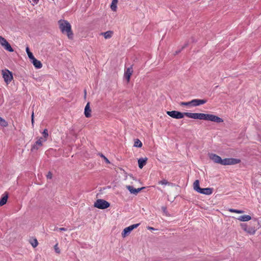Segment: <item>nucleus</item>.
I'll return each instance as SVG.
<instances>
[{
	"instance_id": "32",
	"label": "nucleus",
	"mask_w": 261,
	"mask_h": 261,
	"mask_svg": "<svg viewBox=\"0 0 261 261\" xmlns=\"http://www.w3.org/2000/svg\"><path fill=\"white\" fill-rule=\"evenodd\" d=\"M39 147V146L37 144H36V143H35V144L33 145V146L31 148V150L33 151V150H35V149L37 150V149H38Z\"/></svg>"
},
{
	"instance_id": "6",
	"label": "nucleus",
	"mask_w": 261,
	"mask_h": 261,
	"mask_svg": "<svg viewBox=\"0 0 261 261\" xmlns=\"http://www.w3.org/2000/svg\"><path fill=\"white\" fill-rule=\"evenodd\" d=\"M94 205L99 209H105L110 206V203L105 200L98 199L95 202Z\"/></svg>"
},
{
	"instance_id": "31",
	"label": "nucleus",
	"mask_w": 261,
	"mask_h": 261,
	"mask_svg": "<svg viewBox=\"0 0 261 261\" xmlns=\"http://www.w3.org/2000/svg\"><path fill=\"white\" fill-rule=\"evenodd\" d=\"M54 249H55V252L58 253V254H60V249H59V248L58 247V244H56L55 246H54Z\"/></svg>"
},
{
	"instance_id": "33",
	"label": "nucleus",
	"mask_w": 261,
	"mask_h": 261,
	"mask_svg": "<svg viewBox=\"0 0 261 261\" xmlns=\"http://www.w3.org/2000/svg\"><path fill=\"white\" fill-rule=\"evenodd\" d=\"M100 156L103 159V160L105 161V162L107 164H110V161H109V160L105 156H104L102 154H100Z\"/></svg>"
},
{
	"instance_id": "26",
	"label": "nucleus",
	"mask_w": 261,
	"mask_h": 261,
	"mask_svg": "<svg viewBox=\"0 0 261 261\" xmlns=\"http://www.w3.org/2000/svg\"><path fill=\"white\" fill-rule=\"evenodd\" d=\"M142 146V142L138 139L135 140L134 146L137 147H141Z\"/></svg>"
},
{
	"instance_id": "4",
	"label": "nucleus",
	"mask_w": 261,
	"mask_h": 261,
	"mask_svg": "<svg viewBox=\"0 0 261 261\" xmlns=\"http://www.w3.org/2000/svg\"><path fill=\"white\" fill-rule=\"evenodd\" d=\"M167 114L171 117L177 119L183 118L185 116H187L189 112L181 113L177 111H167Z\"/></svg>"
},
{
	"instance_id": "5",
	"label": "nucleus",
	"mask_w": 261,
	"mask_h": 261,
	"mask_svg": "<svg viewBox=\"0 0 261 261\" xmlns=\"http://www.w3.org/2000/svg\"><path fill=\"white\" fill-rule=\"evenodd\" d=\"M207 114H208L204 113H189V114L187 115V117L194 119L207 120Z\"/></svg>"
},
{
	"instance_id": "23",
	"label": "nucleus",
	"mask_w": 261,
	"mask_h": 261,
	"mask_svg": "<svg viewBox=\"0 0 261 261\" xmlns=\"http://www.w3.org/2000/svg\"><path fill=\"white\" fill-rule=\"evenodd\" d=\"M46 140L45 138H43L42 137L39 138L37 141L36 142V144H37L39 146H41L43 145V143L45 142Z\"/></svg>"
},
{
	"instance_id": "29",
	"label": "nucleus",
	"mask_w": 261,
	"mask_h": 261,
	"mask_svg": "<svg viewBox=\"0 0 261 261\" xmlns=\"http://www.w3.org/2000/svg\"><path fill=\"white\" fill-rule=\"evenodd\" d=\"M228 211L230 212L236 213H238V214H242L244 213V211H243L242 210H235V209H233V208H229L228 210Z\"/></svg>"
},
{
	"instance_id": "17",
	"label": "nucleus",
	"mask_w": 261,
	"mask_h": 261,
	"mask_svg": "<svg viewBox=\"0 0 261 261\" xmlns=\"http://www.w3.org/2000/svg\"><path fill=\"white\" fill-rule=\"evenodd\" d=\"M237 219L240 221L246 222V221H248L250 220L251 219V217L249 215H245L239 216L237 218Z\"/></svg>"
},
{
	"instance_id": "39",
	"label": "nucleus",
	"mask_w": 261,
	"mask_h": 261,
	"mask_svg": "<svg viewBox=\"0 0 261 261\" xmlns=\"http://www.w3.org/2000/svg\"><path fill=\"white\" fill-rule=\"evenodd\" d=\"M148 229L149 230H154V229L153 227H148Z\"/></svg>"
},
{
	"instance_id": "34",
	"label": "nucleus",
	"mask_w": 261,
	"mask_h": 261,
	"mask_svg": "<svg viewBox=\"0 0 261 261\" xmlns=\"http://www.w3.org/2000/svg\"><path fill=\"white\" fill-rule=\"evenodd\" d=\"M28 56L32 61L35 59V57H34L33 54L31 52L29 53V54H28Z\"/></svg>"
},
{
	"instance_id": "36",
	"label": "nucleus",
	"mask_w": 261,
	"mask_h": 261,
	"mask_svg": "<svg viewBox=\"0 0 261 261\" xmlns=\"http://www.w3.org/2000/svg\"><path fill=\"white\" fill-rule=\"evenodd\" d=\"M162 209L163 212L165 213V214H166V213H167L166 208L165 207H162Z\"/></svg>"
},
{
	"instance_id": "27",
	"label": "nucleus",
	"mask_w": 261,
	"mask_h": 261,
	"mask_svg": "<svg viewBox=\"0 0 261 261\" xmlns=\"http://www.w3.org/2000/svg\"><path fill=\"white\" fill-rule=\"evenodd\" d=\"M0 125L2 126L6 127L8 126L7 122L3 118L0 117Z\"/></svg>"
},
{
	"instance_id": "15",
	"label": "nucleus",
	"mask_w": 261,
	"mask_h": 261,
	"mask_svg": "<svg viewBox=\"0 0 261 261\" xmlns=\"http://www.w3.org/2000/svg\"><path fill=\"white\" fill-rule=\"evenodd\" d=\"M242 228L244 231L250 234H254L255 233V230L254 228L252 227H248L245 224L242 225Z\"/></svg>"
},
{
	"instance_id": "1",
	"label": "nucleus",
	"mask_w": 261,
	"mask_h": 261,
	"mask_svg": "<svg viewBox=\"0 0 261 261\" xmlns=\"http://www.w3.org/2000/svg\"><path fill=\"white\" fill-rule=\"evenodd\" d=\"M208 155L209 158L214 163L222 165H232L241 162V160L239 159L225 158L222 159L220 156L215 153H208Z\"/></svg>"
},
{
	"instance_id": "38",
	"label": "nucleus",
	"mask_w": 261,
	"mask_h": 261,
	"mask_svg": "<svg viewBox=\"0 0 261 261\" xmlns=\"http://www.w3.org/2000/svg\"><path fill=\"white\" fill-rule=\"evenodd\" d=\"M26 51H27V54H29V53H30L31 51H30V49H29V48L28 47H27L26 48Z\"/></svg>"
},
{
	"instance_id": "8",
	"label": "nucleus",
	"mask_w": 261,
	"mask_h": 261,
	"mask_svg": "<svg viewBox=\"0 0 261 261\" xmlns=\"http://www.w3.org/2000/svg\"><path fill=\"white\" fill-rule=\"evenodd\" d=\"M140 224L137 223L135 224L132 225L130 226H129L128 227H125L122 231L121 233V236L123 238H125L127 236L129 235V234L131 232V231L137 228L139 226Z\"/></svg>"
},
{
	"instance_id": "21",
	"label": "nucleus",
	"mask_w": 261,
	"mask_h": 261,
	"mask_svg": "<svg viewBox=\"0 0 261 261\" xmlns=\"http://www.w3.org/2000/svg\"><path fill=\"white\" fill-rule=\"evenodd\" d=\"M193 189L195 191L198 192L200 191L201 188L199 187V181L196 180L193 184Z\"/></svg>"
},
{
	"instance_id": "12",
	"label": "nucleus",
	"mask_w": 261,
	"mask_h": 261,
	"mask_svg": "<svg viewBox=\"0 0 261 261\" xmlns=\"http://www.w3.org/2000/svg\"><path fill=\"white\" fill-rule=\"evenodd\" d=\"M133 72L132 67L126 69L124 72V77L127 80V83L129 82L130 78Z\"/></svg>"
},
{
	"instance_id": "30",
	"label": "nucleus",
	"mask_w": 261,
	"mask_h": 261,
	"mask_svg": "<svg viewBox=\"0 0 261 261\" xmlns=\"http://www.w3.org/2000/svg\"><path fill=\"white\" fill-rule=\"evenodd\" d=\"M42 134L43 135V138H45L46 140H47V138L48 136V131L46 129H45L43 133H42Z\"/></svg>"
},
{
	"instance_id": "20",
	"label": "nucleus",
	"mask_w": 261,
	"mask_h": 261,
	"mask_svg": "<svg viewBox=\"0 0 261 261\" xmlns=\"http://www.w3.org/2000/svg\"><path fill=\"white\" fill-rule=\"evenodd\" d=\"M32 63L33 64L34 66L37 68H41L42 66V64L41 63V62L37 60L36 58L32 60Z\"/></svg>"
},
{
	"instance_id": "22",
	"label": "nucleus",
	"mask_w": 261,
	"mask_h": 261,
	"mask_svg": "<svg viewBox=\"0 0 261 261\" xmlns=\"http://www.w3.org/2000/svg\"><path fill=\"white\" fill-rule=\"evenodd\" d=\"M118 0H113L111 5V9L113 11H117V5L118 3Z\"/></svg>"
},
{
	"instance_id": "35",
	"label": "nucleus",
	"mask_w": 261,
	"mask_h": 261,
	"mask_svg": "<svg viewBox=\"0 0 261 261\" xmlns=\"http://www.w3.org/2000/svg\"><path fill=\"white\" fill-rule=\"evenodd\" d=\"M46 177L48 179H51L52 178V173L50 172H49L47 173Z\"/></svg>"
},
{
	"instance_id": "9",
	"label": "nucleus",
	"mask_w": 261,
	"mask_h": 261,
	"mask_svg": "<svg viewBox=\"0 0 261 261\" xmlns=\"http://www.w3.org/2000/svg\"><path fill=\"white\" fill-rule=\"evenodd\" d=\"M0 44L6 50L10 52L14 51L9 42L1 36H0Z\"/></svg>"
},
{
	"instance_id": "2",
	"label": "nucleus",
	"mask_w": 261,
	"mask_h": 261,
	"mask_svg": "<svg viewBox=\"0 0 261 261\" xmlns=\"http://www.w3.org/2000/svg\"><path fill=\"white\" fill-rule=\"evenodd\" d=\"M124 180L126 184V188L131 194L137 195L142 189L145 188V187L137 189L133 188L132 185L135 186V183L137 182L138 180L135 179L132 174L125 173L124 174Z\"/></svg>"
},
{
	"instance_id": "7",
	"label": "nucleus",
	"mask_w": 261,
	"mask_h": 261,
	"mask_svg": "<svg viewBox=\"0 0 261 261\" xmlns=\"http://www.w3.org/2000/svg\"><path fill=\"white\" fill-rule=\"evenodd\" d=\"M2 75L5 82L7 85L9 84L13 79L12 73L8 69L2 70Z\"/></svg>"
},
{
	"instance_id": "40",
	"label": "nucleus",
	"mask_w": 261,
	"mask_h": 261,
	"mask_svg": "<svg viewBox=\"0 0 261 261\" xmlns=\"http://www.w3.org/2000/svg\"><path fill=\"white\" fill-rule=\"evenodd\" d=\"M34 112H32V116H31L32 119H34Z\"/></svg>"
},
{
	"instance_id": "28",
	"label": "nucleus",
	"mask_w": 261,
	"mask_h": 261,
	"mask_svg": "<svg viewBox=\"0 0 261 261\" xmlns=\"http://www.w3.org/2000/svg\"><path fill=\"white\" fill-rule=\"evenodd\" d=\"M30 243L34 248L36 247L38 244V241L36 239H34L31 241H30Z\"/></svg>"
},
{
	"instance_id": "11",
	"label": "nucleus",
	"mask_w": 261,
	"mask_h": 261,
	"mask_svg": "<svg viewBox=\"0 0 261 261\" xmlns=\"http://www.w3.org/2000/svg\"><path fill=\"white\" fill-rule=\"evenodd\" d=\"M207 102L206 99H194L192 100V107H197Z\"/></svg>"
},
{
	"instance_id": "13",
	"label": "nucleus",
	"mask_w": 261,
	"mask_h": 261,
	"mask_svg": "<svg viewBox=\"0 0 261 261\" xmlns=\"http://www.w3.org/2000/svg\"><path fill=\"white\" fill-rule=\"evenodd\" d=\"M91 110L90 107V103L88 102L85 108L84 114H85V116L87 118L90 117L91 116Z\"/></svg>"
},
{
	"instance_id": "41",
	"label": "nucleus",
	"mask_w": 261,
	"mask_h": 261,
	"mask_svg": "<svg viewBox=\"0 0 261 261\" xmlns=\"http://www.w3.org/2000/svg\"><path fill=\"white\" fill-rule=\"evenodd\" d=\"M31 121H32V125H33V124H34V119H32Z\"/></svg>"
},
{
	"instance_id": "37",
	"label": "nucleus",
	"mask_w": 261,
	"mask_h": 261,
	"mask_svg": "<svg viewBox=\"0 0 261 261\" xmlns=\"http://www.w3.org/2000/svg\"><path fill=\"white\" fill-rule=\"evenodd\" d=\"M58 229L60 231H66V229L64 227L59 228Z\"/></svg>"
},
{
	"instance_id": "3",
	"label": "nucleus",
	"mask_w": 261,
	"mask_h": 261,
	"mask_svg": "<svg viewBox=\"0 0 261 261\" xmlns=\"http://www.w3.org/2000/svg\"><path fill=\"white\" fill-rule=\"evenodd\" d=\"M59 27L63 33H66L69 38H72V32L70 23L66 20H60L59 21Z\"/></svg>"
},
{
	"instance_id": "19",
	"label": "nucleus",
	"mask_w": 261,
	"mask_h": 261,
	"mask_svg": "<svg viewBox=\"0 0 261 261\" xmlns=\"http://www.w3.org/2000/svg\"><path fill=\"white\" fill-rule=\"evenodd\" d=\"M113 34V32L111 31H109L104 33H101V35L103 36L105 39H110L112 37Z\"/></svg>"
},
{
	"instance_id": "14",
	"label": "nucleus",
	"mask_w": 261,
	"mask_h": 261,
	"mask_svg": "<svg viewBox=\"0 0 261 261\" xmlns=\"http://www.w3.org/2000/svg\"><path fill=\"white\" fill-rule=\"evenodd\" d=\"M199 193L205 195H211L213 193V189L210 188H201Z\"/></svg>"
},
{
	"instance_id": "16",
	"label": "nucleus",
	"mask_w": 261,
	"mask_h": 261,
	"mask_svg": "<svg viewBox=\"0 0 261 261\" xmlns=\"http://www.w3.org/2000/svg\"><path fill=\"white\" fill-rule=\"evenodd\" d=\"M147 160V158H140L138 160V162L139 167L140 169H142L143 167V166L146 165Z\"/></svg>"
},
{
	"instance_id": "10",
	"label": "nucleus",
	"mask_w": 261,
	"mask_h": 261,
	"mask_svg": "<svg viewBox=\"0 0 261 261\" xmlns=\"http://www.w3.org/2000/svg\"><path fill=\"white\" fill-rule=\"evenodd\" d=\"M207 120L217 123H222L223 120L220 117L213 114H207Z\"/></svg>"
},
{
	"instance_id": "42",
	"label": "nucleus",
	"mask_w": 261,
	"mask_h": 261,
	"mask_svg": "<svg viewBox=\"0 0 261 261\" xmlns=\"http://www.w3.org/2000/svg\"><path fill=\"white\" fill-rule=\"evenodd\" d=\"M186 46H187V44H186L184 46L182 47V49L184 48Z\"/></svg>"
},
{
	"instance_id": "24",
	"label": "nucleus",
	"mask_w": 261,
	"mask_h": 261,
	"mask_svg": "<svg viewBox=\"0 0 261 261\" xmlns=\"http://www.w3.org/2000/svg\"><path fill=\"white\" fill-rule=\"evenodd\" d=\"M159 184L160 185H168V186H173V184L172 183L168 182L166 179H163L161 181H159Z\"/></svg>"
},
{
	"instance_id": "18",
	"label": "nucleus",
	"mask_w": 261,
	"mask_h": 261,
	"mask_svg": "<svg viewBox=\"0 0 261 261\" xmlns=\"http://www.w3.org/2000/svg\"><path fill=\"white\" fill-rule=\"evenodd\" d=\"M8 198V194L5 193L3 195V197L0 200V206L4 205V204H5L7 203Z\"/></svg>"
},
{
	"instance_id": "25",
	"label": "nucleus",
	"mask_w": 261,
	"mask_h": 261,
	"mask_svg": "<svg viewBox=\"0 0 261 261\" xmlns=\"http://www.w3.org/2000/svg\"><path fill=\"white\" fill-rule=\"evenodd\" d=\"M179 105L181 106H187L189 108L192 107V100L190 101H188V102H181Z\"/></svg>"
}]
</instances>
